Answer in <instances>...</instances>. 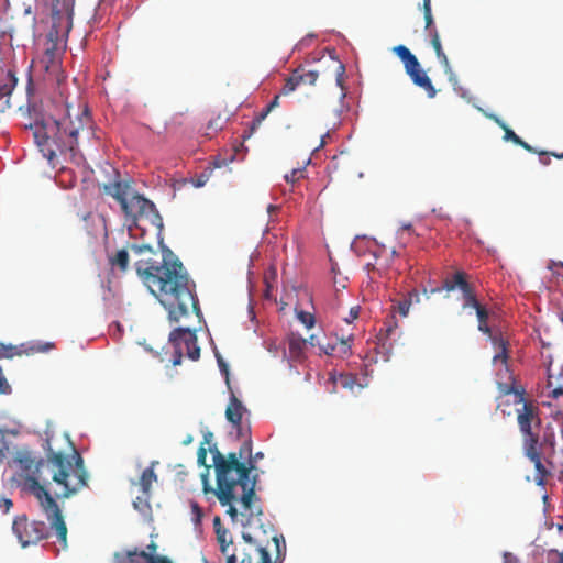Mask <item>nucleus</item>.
Masks as SVG:
<instances>
[{"instance_id":"64","label":"nucleus","mask_w":563,"mask_h":563,"mask_svg":"<svg viewBox=\"0 0 563 563\" xmlns=\"http://www.w3.org/2000/svg\"><path fill=\"white\" fill-rule=\"evenodd\" d=\"M310 344L312 346H314L317 343H316V335H310V338L307 340V344Z\"/></svg>"},{"instance_id":"45","label":"nucleus","mask_w":563,"mask_h":563,"mask_svg":"<svg viewBox=\"0 0 563 563\" xmlns=\"http://www.w3.org/2000/svg\"><path fill=\"white\" fill-rule=\"evenodd\" d=\"M360 314V307H352L349 312V317H346L344 320L347 323H351L353 320L357 319Z\"/></svg>"},{"instance_id":"10","label":"nucleus","mask_w":563,"mask_h":563,"mask_svg":"<svg viewBox=\"0 0 563 563\" xmlns=\"http://www.w3.org/2000/svg\"><path fill=\"white\" fill-rule=\"evenodd\" d=\"M404 66L412 82L424 89L429 98H434L437 90L429 76L421 69L418 58L412 55V57L404 63Z\"/></svg>"},{"instance_id":"28","label":"nucleus","mask_w":563,"mask_h":563,"mask_svg":"<svg viewBox=\"0 0 563 563\" xmlns=\"http://www.w3.org/2000/svg\"><path fill=\"white\" fill-rule=\"evenodd\" d=\"M489 118H492L504 130V140L511 141L516 145L521 142V139L503 120L496 115H490Z\"/></svg>"},{"instance_id":"38","label":"nucleus","mask_w":563,"mask_h":563,"mask_svg":"<svg viewBox=\"0 0 563 563\" xmlns=\"http://www.w3.org/2000/svg\"><path fill=\"white\" fill-rule=\"evenodd\" d=\"M305 175V169L301 168H295L289 174L285 175V180L289 184H295L300 178H302Z\"/></svg>"},{"instance_id":"55","label":"nucleus","mask_w":563,"mask_h":563,"mask_svg":"<svg viewBox=\"0 0 563 563\" xmlns=\"http://www.w3.org/2000/svg\"><path fill=\"white\" fill-rule=\"evenodd\" d=\"M157 548H158V547H157V544H156L154 541H152L150 544H147V547H146V550H145V551H146L147 553H153V555H157V554H156V552H157Z\"/></svg>"},{"instance_id":"21","label":"nucleus","mask_w":563,"mask_h":563,"mask_svg":"<svg viewBox=\"0 0 563 563\" xmlns=\"http://www.w3.org/2000/svg\"><path fill=\"white\" fill-rule=\"evenodd\" d=\"M498 388H499V393L501 396L512 395L515 405H519V404L523 402L525 390L522 388L516 387L514 383H511V384L499 383Z\"/></svg>"},{"instance_id":"25","label":"nucleus","mask_w":563,"mask_h":563,"mask_svg":"<svg viewBox=\"0 0 563 563\" xmlns=\"http://www.w3.org/2000/svg\"><path fill=\"white\" fill-rule=\"evenodd\" d=\"M15 85L13 81L0 84V112H4L10 108V98Z\"/></svg>"},{"instance_id":"34","label":"nucleus","mask_w":563,"mask_h":563,"mask_svg":"<svg viewBox=\"0 0 563 563\" xmlns=\"http://www.w3.org/2000/svg\"><path fill=\"white\" fill-rule=\"evenodd\" d=\"M20 461V464L22 465V467L25 470V471H31L33 467V476L32 477H36V474H35V471H36V465L38 464V462L41 460H38L37 462H35L30 455H24L22 457L19 459Z\"/></svg>"},{"instance_id":"50","label":"nucleus","mask_w":563,"mask_h":563,"mask_svg":"<svg viewBox=\"0 0 563 563\" xmlns=\"http://www.w3.org/2000/svg\"><path fill=\"white\" fill-rule=\"evenodd\" d=\"M279 107V95H276L273 100L267 104V111H273L275 108Z\"/></svg>"},{"instance_id":"18","label":"nucleus","mask_w":563,"mask_h":563,"mask_svg":"<svg viewBox=\"0 0 563 563\" xmlns=\"http://www.w3.org/2000/svg\"><path fill=\"white\" fill-rule=\"evenodd\" d=\"M273 542L276 549L275 560L272 561L271 555L266 549H261V562L260 563H282L286 554V543L283 536H274Z\"/></svg>"},{"instance_id":"24","label":"nucleus","mask_w":563,"mask_h":563,"mask_svg":"<svg viewBox=\"0 0 563 563\" xmlns=\"http://www.w3.org/2000/svg\"><path fill=\"white\" fill-rule=\"evenodd\" d=\"M155 463L153 462L152 465ZM157 481V475L155 474L153 466L145 468L142 472V475L139 481V485L142 492L147 495L151 490L152 484Z\"/></svg>"},{"instance_id":"40","label":"nucleus","mask_w":563,"mask_h":563,"mask_svg":"<svg viewBox=\"0 0 563 563\" xmlns=\"http://www.w3.org/2000/svg\"><path fill=\"white\" fill-rule=\"evenodd\" d=\"M548 561L554 563H563V551L559 552L555 549H551L548 551Z\"/></svg>"},{"instance_id":"19","label":"nucleus","mask_w":563,"mask_h":563,"mask_svg":"<svg viewBox=\"0 0 563 563\" xmlns=\"http://www.w3.org/2000/svg\"><path fill=\"white\" fill-rule=\"evenodd\" d=\"M167 556L163 555H153V553H147L145 550H139L134 548L126 552V563H151V560L156 561V559H166Z\"/></svg>"},{"instance_id":"58","label":"nucleus","mask_w":563,"mask_h":563,"mask_svg":"<svg viewBox=\"0 0 563 563\" xmlns=\"http://www.w3.org/2000/svg\"><path fill=\"white\" fill-rule=\"evenodd\" d=\"M539 154H540V163L543 165H549L551 161H550L549 156L547 155V153L540 152Z\"/></svg>"},{"instance_id":"33","label":"nucleus","mask_w":563,"mask_h":563,"mask_svg":"<svg viewBox=\"0 0 563 563\" xmlns=\"http://www.w3.org/2000/svg\"><path fill=\"white\" fill-rule=\"evenodd\" d=\"M423 15L426 21V29L433 30L431 26L433 24V16L431 11V0H423Z\"/></svg>"},{"instance_id":"56","label":"nucleus","mask_w":563,"mask_h":563,"mask_svg":"<svg viewBox=\"0 0 563 563\" xmlns=\"http://www.w3.org/2000/svg\"><path fill=\"white\" fill-rule=\"evenodd\" d=\"M478 330L485 334H489L492 336V333H490V328L487 325V322H483V323H478Z\"/></svg>"},{"instance_id":"22","label":"nucleus","mask_w":563,"mask_h":563,"mask_svg":"<svg viewBox=\"0 0 563 563\" xmlns=\"http://www.w3.org/2000/svg\"><path fill=\"white\" fill-rule=\"evenodd\" d=\"M495 349L497 350L496 354L493 357V363L497 364L500 362L507 368V342L501 336H492Z\"/></svg>"},{"instance_id":"5","label":"nucleus","mask_w":563,"mask_h":563,"mask_svg":"<svg viewBox=\"0 0 563 563\" xmlns=\"http://www.w3.org/2000/svg\"><path fill=\"white\" fill-rule=\"evenodd\" d=\"M66 113L60 119H49L42 125L45 142L52 141L56 151L64 153L75 152L79 135L87 139L93 135L92 121L87 108L76 109L65 100Z\"/></svg>"},{"instance_id":"12","label":"nucleus","mask_w":563,"mask_h":563,"mask_svg":"<svg viewBox=\"0 0 563 563\" xmlns=\"http://www.w3.org/2000/svg\"><path fill=\"white\" fill-rule=\"evenodd\" d=\"M472 285L467 280V274L464 271H456L450 276H446L442 285L439 287L431 288L428 290L427 288L423 289V295L427 298H430L431 295L441 292L442 290H445L446 292L454 291L456 289L461 290L463 294L466 289H468Z\"/></svg>"},{"instance_id":"49","label":"nucleus","mask_w":563,"mask_h":563,"mask_svg":"<svg viewBox=\"0 0 563 563\" xmlns=\"http://www.w3.org/2000/svg\"><path fill=\"white\" fill-rule=\"evenodd\" d=\"M504 562L503 563H518L517 558L509 552H505L503 555Z\"/></svg>"},{"instance_id":"35","label":"nucleus","mask_w":563,"mask_h":563,"mask_svg":"<svg viewBox=\"0 0 563 563\" xmlns=\"http://www.w3.org/2000/svg\"><path fill=\"white\" fill-rule=\"evenodd\" d=\"M335 81L336 85L344 91V74H345V66L341 62H336L335 65Z\"/></svg>"},{"instance_id":"6","label":"nucleus","mask_w":563,"mask_h":563,"mask_svg":"<svg viewBox=\"0 0 563 563\" xmlns=\"http://www.w3.org/2000/svg\"><path fill=\"white\" fill-rule=\"evenodd\" d=\"M103 190L120 203L126 221H130L128 229L131 234L133 228L144 230L140 224L142 220H146L161 233L163 230V219L155 205L139 194H133L129 197L131 190L130 181L115 180L104 185Z\"/></svg>"},{"instance_id":"29","label":"nucleus","mask_w":563,"mask_h":563,"mask_svg":"<svg viewBox=\"0 0 563 563\" xmlns=\"http://www.w3.org/2000/svg\"><path fill=\"white\" fill-rule=\"evenodd\" d=\"M463 308H473V309H477L479 308L482 305L478 302V300L476 299V295H475V290L474 288L471 286L468 289H466L463 294Z\"/></svg>"},{"instance_id":"9","label":"nucleus","mask_w":563,"mask_h":563,"mask_svg":"<svg viewBox=\"0 0 563 563\" xmlns=\"http://www.w3.org/2000/svg\"><path fill=\"white\" fill-rule=\"evenodd\" d=\"M13 529L23 547L34 544L47 537V528L43 521L14 522Z\"/></svg>"},{"instance_id":"30","label":"nucleus","mask_w":563,"mask_h":563,"mask_svg":"<svg viewBox=\"0 0 563 563\" xmlns=\"http://www.w3.org/2000/svg\"><path fill=\"white\" fill-rule=\"evenodd\" d=\"M22 351L18 346L5 345L0 343V358H12L15 355H21Z\"/></svg>"},{"instance_id":"52","label":"nucleus","mask_w":563,"mask_h":563,"mask_svg":"<svg viewBox=\"0 0 563 563\" xmlns=\"http://www.w3.org/2000/svg\"><path fill=\"white\" fill-rule=\"evenodd\" d=\"M218 363H219V366L222 371V373L227 376V383H229V378H228V375H229V369H228V365L223 362V360L221 357L218 356Z\"/></svg>"},{"instance_id":"54","label":"nucleus","mask_w":563,"mask_h":563,"mask_svg":"<svg viewBox=\"0 0 563 563\" xmlns=\"http://www.w3.org/2000/svg\"><path fill=\"white\" fill-rule=\"evenodd\" d=\"M271 111H267V108H265L258 115H256V123L262 124V122L266 119Z\"/></svg>"},{"instance_id":"53","label":"nucleus","mask_w":563,"mask_h":563,"mask_svg":"<svg viewBox=\"0 0 563 563\" xmlns=\"http://www.w3.org/2000/svg\"><path fill=\"white\" fill-rule=\"evenodd\" d=\"M208 177H209V175L202 173L200 176H198L197 181H196V186L197 187H202L207 183Z\"/></svg>"},{"instance_id":"13","label":"nucleus","mask_w":563,"mask_h":563,"mask_svg":"<svg viewBox=\"0 0 563 563\" xmlns=\"http://www.w3.org/2000/svg\"><path fill=\"white\" fill-rule=\"evenodd\" d=\"M288 351L287 357L294 362H302L306 358L307 339H303L299 333H289L286 338Z\"/></svg>"},{"instance_id":"36","label":"nucleus","mask_w":563,"mask_h":563,"mask_svg":"<svg viewBox=\"0 0 563 563\" xmlns=\"http://www.w3.org/2000/svg\"><path fill=\"white\" fill-rule=\"evenodd\" d=\"M393 51L401 59L402 63L408 60L413 55L405 45L395 46Z\"/></svg>"},{"instance_id":"8","label":"nucleus","mask_w":563,"mask_h":563,"mask_svg":"<svg viewBox=\"0 0 563 563\" xmlns=\"http://www.w3.org/2000/svg\"><path fill=\"white\" fill-rule=\"evenodd\" d=\"M169 342L174 347L172 363L174 366L180 365L184 355L191 361L200 357V347L197 344L196 332L189 328H177L169 333Z\"/></svg>"},{"instance_id":"16","label":"nucleus","mask_w":563,"mask_h":563,"mask_svg":"<svg viewBox=\"0 0 563 563\" xmlns=\"http://www.w3.org/2000/svg\"><path fill=\"white\" fill-rule=\"evenodd\" d=\"M245 411L242 402L236 398V396L232 393L230 397V402L225 409V417L229 422L233 424L235 428H241L242 417Z\"/></svg>"},{"instance_id":"26","label":"nucleus","mask_w":563,"mask_h":563,"mask_svg":"<svg viewBox=\"0 0 563 563\" xmlns=\"http://www.w3.org/2000/svg\"><path fill=\"white\" fill-rule=\"evenodd\" d=\"M430 37H431V45H432L433 49L435 51V54H437L438 58L440 59L441 64L445 68H448L449 67V59H448L446 55L443 52V48H442V45H441V41H440V36H439V33H438L437 29H433V30L430 31Z\"/></svg>"},{"instance_id":"61","label":"nucleus","mask_w":563,"mask_h":563,"mask_svg":"<svg viewBox=\"0 0 563 563\" xmlns=\"http://www.w3.org/2000/svg\"><path fill=\"white\" fill-rule=\"evenodd\" d=\"M261 124H257L256 123V118L252 121V124H251V128H250V134L247 135V137L260 126Z\"/></svg>"},{"instance_id":"32","label":"nucleus","mask_w":563,"mask_h":563,"mask_svg":"<svg viewBox=\"0 0 563 563\" xmlns=\"http://www.w3.org/2000/svg\"><path fill=\"white\" fill-rule=\"evenodd\" d=\"M227 122V118L222 117L221 114H218L214 118H211L207 124V129L211 131H220L223 129L224 124Z\"/></svg>"},{"instance_id":"3","label":"nucleus","mask_w":563,"mask_h":563,"mask_svg":"<svg viewBox=\"0 0 563 563\" xmlns=\"http://www.w3.org/2000/svg\"><path fill=\"white\" fill-rule=\"evenodd\" d=\"M212 453L213 466L217 477V489L214 490L221 505H228L236 499L235 489H242V510L250 516L261 515V508L253 509L252 503L255 498L254 477L250 479V474L255 470V464L241 462L240 460L252 457V441L247 439L240 446L239 452H231L224 456L214 445L210 448Z\"/></svg>"},{"instance_id":"31","label":"nucleus","mask_w":563,"mask_h":563,"mask_svg":"<svg viewBox=\"0 0 563 563\" xmlns=\"http://www.w3.org/2000/svg\"><path fill=\"white\" fill-rule=\"evenodd\" d=\"M297 319L307 328L311 329L314 327L316 318L312 313L300 310L296 311Z\"/></svg>"},{"instance_id":"47","label":"nucleus","mask_w":563,"mask_h":563,"mask_svg":"<svg viewBox=\"0 0 563 563\" xmlns=\"http://www.w3.org/2000/svg\"><path fill=\"white\" fill-rule=\"evenodd\" d=\"M353 340L352 336H349L346 340H341V347L343 353H347L351 350L350 342Z\"/></svg>"},{"instance_id":"42","label":"nucleus","mask_w":563,"mask_h":563,"mask_svg":"<svg viewBox=\"0 0 563 563\" xmlns=\"http://www.w3.org/2000/svg\"><path fill=\"white\" fill-rule=\"evenodd\" d=\"M11 391V386L9 385L5 376L3 375L2 368L0 367V394H8Z\"/></svg>"},{"instance_id":"1","label":"nucleus","mask_w":563,"mask_h":563,"mask_svg":"<svg viewBox=\"0 0 563 563\" xmlns=\"http://www.w3.org/2000/svg\"><path fill=\"white\" fill-rule=\"evenodd\" d=\"M129 247L137 256L134 263L137 276L168 311L172 321L178 322L190 311L199 312L195 284L170 250L159 256L148 244L133 243Z\"/></svg>"},{"instance_id":"14","label":"nucleus","mask_w":563,"mask_h":563,"mask_svg":"<svg viewBox=\"0 0 563 563\" xmlns=\"http://www.w3.org/2000/svg\"><path fill=\"white\" fill-rule=\"evenodd\" d=\"M526 456L533 463L536 470V483L541 485L550 476V472L541 461V452L539 445L523 448Z\"/></svg>"},{"instance_id":"46","label":"nucleus","mask_w":563,"mask_h":563,"mask_svg":"<svg viewBox=\"0 0 563 563\" xmlns=\"http://www.w3.org/2000/svg\"><path fill=\"white\" fill-rule=\"evenodd\" d=\"M207 450L201 445L198 450V463L206 465Z\"/></svg>"},{"instance_id":"23","label":"nucleus","mask_w":563,"mask_h":563,"mask_svg":"<svg viewBox=\"0 0 563 563\" xmlns=\"http://www.w3.org/2000/svg\"><path fill=\"white\" fill-rule=\"evenodd\" d=\"M413 301H420V295L417 290L408 292V298H405L398 301L396 305H394L393 310L397 311L401 317H407L409 313L410 306Z\"/></svg>"},{"instance_id":"62","label":"nucleus","mask_w":563,"mask_h":563,"mask_svg":"<svg viewBox=\"0 0 563 563\" xmlns=\"http://www.w3.org/2000/svg\"><path fill=\"white\" fill-rule=\"evenodd\" d=\"M151 563H173L168 558L166 559H156V561L151 560Z\"/></svg>"},{"instance_id":"37","label":"nucleus","mask_w":563,"mask_h":563,"mask_svg":"<svg viewBox=\"0 0 563 563\" xmlns=\"http://www.w3.org/2000/svg\"><path fill=\"white\" fill-rule=\"evenodd\" d=\"M336 383L340 384L344 388L352 389L355 384V378H354V376H352L350 374H341L338 377Z\"/></svg>"},{"instance_id":"17","label":"nucleus","mask_w":563,"mask_h":563,"mask_svg":"<svg viewBox=\"0 0 563 563\" xmlns=\"http://www.w3.org/2000/svg\"><path fill=\"white\" fill-rule=\"evenodd\" d=\"M217 540L220 544V551L225 556V563H235V556L232 552L233 547L236 543H233L229 532L225 529L217 528Z\"/></svg>"},{"instance_id":"51","label":"nucleus","mask_w":563,"mask_h":563,"mask_svg":"<svg viewBox=\"0 0 563 563\" xmlns=\"http://www.w3.org/2000/svg\"><path fill=\"white\" fill-rule=\"evenodd\" d=\"M213 168H221L227 165V159H222L220 157H214V159L211 162Z\"/></svg>"},{"instance_id":"2","label":"nucleus","mask_w":563,"mask_h":563,"mask_svg":"<svg viewBox=\"0 0 563 563\" xmlns=\"http://www.w3.org/2000/svg\"><path fill=\"white\" fill-rule=\"evenodd\" d=\"M43 448L46 457L41 459L36 465V477H29L30 490L37 498L43 511L46 514L52 528L56 530L57 539L66 545L67 527L62 511L43 483H48L49 478L62 487L59 497L69 498L82 488L88 486V472L85 467L82 456L74 449L71 456L60 451H55L51 445V438L45 439Z\"/></svg>"},{"instance_id":"27","label":"nucleus","mask_w":563,"mask_h":563,"mask_svg":"<svg viewBox=\"0 0 563 563\" xmlns=\"http://www.w3.org/2000/svg\"><path fill=\"white\" fill-rule=\"evenodd\" d=\"M558 383H554L552 377L549 376L547 388L549 389V396L558 399L563 395V366L562 369L556 377Z\"/></svg>"},{"instance_id":"20","label":"nucleus","mask_w":563,"mask_h":563,"mask_svg":"<svg viewBox=\"0 0 563 563\" xmlns=\"http://www.w3.org/2000/svg\"><path fill=\"white\" fill-rule=\"evenodd\" d=\"M129 252L125 249L117 251L114 254L108 255V263L111 268H119L120 272H126L129 267Z\"/></svg>"},{"instance_id":"43","label":"nucleus","mask_w":563,"mask_h":563,"mask_svg":"<svg viewBox=\"0 0 563 563\" xmlns=\"http://www.w3.org/2000/svg\"><path fill=\"white\" fill-rule=\"evenodd\" d=\"M476 316L478 319V323L487 322L488 320V311L483 306L476 309Z\"/></svg>"},{"instance_id":"59","label":"nucleus","mask_w":563,"mask_h":563,"mask_svg":"<svg viewBox=\"0 0 563 563\" xmlns=\"http://www.w3.org/2000/svg\"><path fill=\"white\" fill-rule=\"evenodd\" d=\"M208 472H209V467H207L206 474H202V475H201L202 481H203V485H205L203 490H205L206 493H207V492H209V489H208Z\"/></svg>"},{"instance_id":"41","label":"nucleus","mask_w":563,"mask_h":563,"mask_svg":"<svg viewBox=\"0 0 563 563\" xmlns=\"http://www.w3.org/2000/svg\"><path fill=\"white\" fill-rule=\"evenodd\" d=\"M235 495H236V499H234V501H240V503L242 504V501H241L242 494H241V495H239V494L235 492ZM232 503H233V500H232L230 504H228V505H227V506H229V508H228V510H227V514H228V515H229L233 520H235V519H236V517H238V509L232 505Z\"/></svg>"},{"instance_id":"4","label":"nucleus","mask_w":563,"mask_h":563,"mask_svg":"<svg viewBox=\"0 0 563 563\" xmlns=\"http://www.w3.org/2000/svg\"><path fill=\"white\" fill-rule=\"evenodd\" d=\"M52 1V29L48 33L49 44L46 47L40 64L46 73L45 79L56 84L59 88L66 79L62 69V54L57 47L58 42H66L73 27L75 0Z\"/></svg>"},{"instance_id":"60","label":"nucleus","mask_w":563,"mask_h":563,"mask_svg":"<svg viewBox=\"0 0 563 563\" xmlns=\"http://www.w3.org/2000/svg\"><path fill=\"white\" fill-rule=\"evenodd\" d=\"M263 457H264V454L262 452H257L253 457H251L250 462H252L254 464L255 462H257L258 460H261Z\"/></svg>"},{"instance_id":"39","label":"nucleus","mask_w":563,"mask_h":563,"mask_svg":"<svg viewBox=\"0 0 563 563\" xmlns=\"http://www.w3.org/2000/svg\"><path fill=\"white\" fill-rule=\"evenodd\" d=\"M191 506V514H192V521L196 525H199L202 518V509L199 507V505L196 501L190 503Z\"/></svg>"},{"instance_id":"57","label":"nucleus","mask_w":563,"mask_h":563,"mask_svg":"<svg viewBox=\"0 0 563 563\" xmlns=\"http://www.w3.org/2000/svg\"><path fill=\"white\" fill-rule=\"evenodd\" d=\"M518 145L523 147L528 152L537 153V151L531 145H529L527 142H525L522 139H521V142L518 143Z\"/></svg>"},{"instance_id":"48","label":"nucleus","mask_w":563,"mask_h":563,"mask_svg":"<svg viewBox=\"0 0 563 563\" xmlns=\"http://www.w3.org/2000/svg\"><path fill=\"white\" fill-rule=\"evenodd\" d=\"M242 538H243V539H244V541L249 544V547H247V548H257V547H256V542H255V540L252 538V536H251V534H249V533H245V532H244V533L242 534Z\"/></svg>"},{"instance_id":"11","label":"nucleus","mask_w":563,"mask_h":563,"mask_svg":"<svg viewBox=\"0 0 563 563\" xmlns=\"http://www.w3.org/2000/svg\"><path fill=\"white\" fill-rule=\"evenodd\" d=\"M319 78L317 70L306 69L305 66H298L291 75L285 80L282 88V95H289L294 92L300 85H314Z\"/></svg>"},{"instance_id":"7","label":"nucleus","mask_w":563,"mask_h":563,"mask_svg":"<svg viewBox=\"0 0 563 563\" xmlns=\"http://www.w3.org/2000/svg\"><path fill=\"white\" fill-rule=\"evenodd\" d=\"M520 405L521 408L517 409V422L522 434L523 448L539 445L541 424L539 408L532 401L526 399Z\"/></svg>"},{"instance_id":"15","label":"nucleus","mask_w":563,"mask_h":563,"mask_svg":"<svg viewBox=\"0 0 563 563\" xmlns=\"http://www.w3.org/2000/svg\"><path fill=\"white\" fill-rule=\"evenodd\" d=\"M264 549L263 547L257 548H247L241 543H236L231 553H234L235 563H260L261 562V552L260 550Z\"/></svg>"},{"instance_id":"44","label":"nucleus","mask_w":563,"mask_h":563,"mask_svg":"<svg viewBox=\"0 0 563 563\" xmlns=\"http://www.w3.org/2000/svg\"><path fill=\"white\" fill-rule=\"evenodd\" d=\"M385 331H386V336L389 338L396 330L397 328V324L396 322L394 321V317H391L390 320H388L387 322H385Z\"/></svg>"},{"instance_id":"63","label":"nucleus","mask_w":563,"mask_h":563,"mask_svg":"<svg viewBox=\"0 0 563 563\" xmlns=\"http://www.w3.org/2000/svg\"><path fill=\"white\" fill-rule=\"evenodd\" d=\"M203 438H205L203 443L209 444V443H210V441H211V439H212V433H211V432H207V433H205V437H203Z\"/></svg>"}]
</instances>
